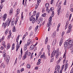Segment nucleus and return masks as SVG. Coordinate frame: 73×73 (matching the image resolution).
I'll return each instance as SVG.
<instances>
[{"instance_id": "nucleus-1", "label": "nucleus", "mask_w": 73, "mask_h": 73, "mask_svg": "<svg viewBox=\"0 0 73 73\" xmlns=\"http://www.w3.org/2000/svg\"><path fill=\"white\" fill-rule=\"evenodd\" d=\"M54 51H53L52 53L51 54V57H53L54 56H56V58H57V57H58V55L59 54V50H55L54 52Z\"/></svg>"}, {"instance_id": "nucleus-2", "label": "nucleus", "mask_w": 73, "mask_h": 73, "mask_svg": "<svg viewBox=\"0 0 73 73\" xmlns=\"http://www.w3.org/2000/svg\"><path fill=\"white\" fill-rule=\"evenodd\" d=\"M11 19H10L8 18V20L6 21L5 23L4 22L3 23V26L5 28V27H7V25L8 26L11 23Z\"/></svg>"}, {"instance_id": "nucleus-3", "label": "nucleus", "mask_w": 73, "mask_h": 73, "mask_svg": "<svg viewBox=\"0 0 73 73\" xmlns=\"http://www.w3.org/2000/svg\"><path fill=\"white\" fill-rule=\"evenodd\" d=\"M31 53L30 52H28V50H27L25 52L24 56L23 57L24 59H25V58L27 57V55H28V56H29L31 55Z\"/></svg>"}, {"instance_id": "nucleus-4", "label": "nucleus", "mask_w": 73, "mask_h": 73, "mask_svg": "<svg viewBox=\"0 0 73 73\" xmlns=\"http://www.w3.org/2000/svg\"><path fill=\"white\" fill-rule=\"evenodd\" d=\"M30 21H32L33 24H34L35 22V18L33 17V15H32L30 19Z\"/></svg>"}, {"instance_id": "nucleus-5", "label": "nucleus", "mask_w": 73, "mask_h": 73, "mask_svg": "<svg viewBox=\"0 0 73 73\" xmlns=\"http://www.w3.org/2000/svg\"><path fill=\"white\" fill-rule=\"evenodd\" d=\"M68 41L66 40V42L64 43V46L65 49H67L68 48V45H69L68 43Z\"/></svg>"}, {"instance_id": "nucleus-6", "label": "nucleus", "mask_w": 73, "mask_h": 73, "mask_svg": "<svg viewBox=\"0 0 73 73\" xmlns=\"http://www.w3.org/2000/svg\"><path fill=\"white\" fill-rule=\"evenodd\" d=\"M61 9V6H58V15H60V10Z\"/></svg>"}, {"instance_id": "nucleus-7", "label": "nucleus", "mask_w": 73, "mask_h": 73, "mask_svg": "<svg viewBox=\"0 0 73 73\" xmlns=\"http://www.w3.org/2000/svg\"><path fill=\"white\" fill-rule=\"evenodd\" d=\"M21 42H22V41L21 40L19 44V45H18V46L17 47L16 51H17L18 49H19V48H20V44H21Z\"/></svg>"}, {"instance_id": "nucleus-8", "label": "nucleus", "mask_w": 73, "mask_h": 73, "mask_svg": "<svg viewBox=\"0 0 73 73\" xmlns=\"http://www.w3.org/2000/svg\"><path fill=\"white\" fill-rule=\"evenodd\" d=\"M66 41H68V44H69V45H71V44L73 43V40H70L69 39H68Z\"/></svg>"}, {"instance_id": "nucleus-9", "label": "nucleus", "mask_w": 73, "mask_h": 73, "mask_svg": "<svg viewBox=\"0 0 73 73\" xmlns=\"http://www.w3.org/2000/svg\"><path fill=\"white\" fill-rule=\"evenodd\" d=\"M56 39H54L53 40V42H52V44L53 46H54L55 45V44H56Z\"/></svg>"}, {"instance_id": "nucleus-10", "label": "nucleus", "mask_w": 73, "mask_h": 73, "mask_svg": "<svg viewBox=\"0 0 73 73\" xmlns=\"http://www.w3.org/2000/svg\"><path fill=\"white\" fill-rule=\"evenodd\" d=\"M35 46L33 44H32L30 47V50H33V49L35 48Z\"/></svg>"}, {"instance_id": "nucleus-11", "label": "nucleus", "mask_w": 73, "mask_h": 73, "mask_svg": "<svg viewBox=\"0 0 73 73\" xmlns=\"http://www.w3.org/2000/svg\"><path fill=\"white\" fill-rule=\"evenodd\" d=\"M52 23L51 22L48 21V22L47 24V27H50V25H52Z\"/></svg>"}, {"instance_id": "nucleus-12", "label": "nucleus", "mask_w": 73, "mask_h": 73, "mask_svg": "<svg viewBox=\"0 0 73 73\" xmlns=\"http://www.w3.org/2000/svg\"><path fill=\"white\" fill-rule=\"evenodd\" d=\"M7 50H8V49H9L10 48V47H11V45H10V43H9L7 44Z\"/></svg>"}, {"instance_id": "nucleus-13", "label": "nucleus", "mask_w": 73, "mask_h": 73, "mask_svg": "<svg viewBox=\"0 0 73 73\" xmlns=\"http://www.w3.org/2000/svg\"><path fill=\"white\" fill-rule=\"evenodd\" d=\"M60 70V66H58L57 67V72L59 73V70Z\"/></svg>"}, {"instance_id": "nucleus-14", "label": "nucleus", "mask_w": 73, "mask_h": 73, "mask_svg": "<svg viewBox=\"0 0 73 73\" xmlns=\"http://www.w3.org/2000/svg\"><path fill=\"white\" fill-rule=\"evenodd\" d=\"M5 67V65L4 64V63H2L0 66V68H4Z\"/></svg>"}, {"instance_id": "nucleus-15", "label": "nucleus", "mask_w": 73, "mask_h": 73, "mask_svg": "<svg viewBox=\"0 0 73 73\" xmlns=\"http://www.w3.org/2000/svg\"><path fill=\"white\" fill-rule=\"evenodd\" d=\"M42 20L41 19H39L38 21V24H39L40 23H42Z\"/></svg>"}, {"instance_id": "nucleus-16", "label": "nucleus", "mask_w": 73, "mask_h": 73, "mask_svg": "<svg viewBox=\"0 0 73 73\" xmlns=\"http://www.w3.org/2000/svg\"><path fill=\"white\" fill-rule=\"evenodd\" d=\"M65 67V65H63L62 66V68L60 70V72H62V70L64 69V67Z\"/></svg>"}, {"instance_id": "nucleus-17", "label": "nucleus", "mask_w": 73, "mask_h": 73, "mask_svg": "<svg viewBox=\"0 0 73 73\" xmlns=\"http://www.w3.org/2000/svg\"><path fill=\"white\" fill-rule=\"evenodd\" d=\"M63 42V39H61L59 43V45L61 46Z\"/></svg>"}, {"instance_id": "nucleus-18", "label": "nucleus", "mask_w": 73, "mask_h": 73, "mask_svg": "<svg viewBox=\"0 0 73 73\" xmlns=\"http://www.w3.org/2000/svg\"><path fill=\"white\" fill-rule=\"evenodd\" d=\"M7 16V14L3 16V21H5V20L6 19V17Z\"/></svg>"}, {"instance_id": "nucleus-19", "label": "nucleus", "mask_w": 73, "mask_h": 73, "mask_svg": "<svg viewBox=\"0 0 73 73\" xmlns=\"http://www.w3.org/2000/svg\"><path fill=\"white\" fill-rule=\"evenodd\" d=\"M26 66L27 68L29 69V68H30V67H31V65L29 64H27V65Z\"/></svg>"}, {"instance_id": "nucleus-20", "label": "nucleus", "mask_w": 73, "mask_h": 73, "mask_svg": "<svg viewBox=\"0 0 73 73\" xmlns=\"http://www.w3.org/2000/svg\"><path fill=\"white\" fill-rule=\"evenodd\" d=\"M43 58L45 60L47 58V57H46V56L45 55V54H43Z\"/></svg>"}, {"instance_id": "nucleus-21", "label": "nucleus", "mask_w": 73, "mask_h": 73, "mask_svg": "<svg viewBox=\"0 0 73 73\" xmlns=\"http://www.w3.org/2000/svg\"><path fill=\"white\" fill-rule=\"evenodd\" d=\"M69 27L68 29H70L71 30H72V25H68Z\"/></svg>"}, {"instance_id": "nucleus-22", "label": "nucleus", "mask_w": 73, "mask_h": 73, "mask_svg": "<svg viewBox=\"0 0 73 73\" xmlns=\"http://www.w3.org/2000/svg\"><path fill=\"white\" fill-rule=\"evenodd\" d=\"M15 49V43H13L12 45V49L13 50Z\"/></svg>"}, {"instance_id": "nucleus-23", "label": "nucleus", "mask_w": 73, "mask_h": 73, "mask_svg": "<svg viewBox=\"0 0 73 73\" xmlns=\"http://www.w3.org/2000/svg\"><path fill=\"white\" fill-rule=\"evenodd\" d=\"M13 13V11L12 10L10 11L9 12V15H12Z\"/></svg>"}, {"instance_id": "nucleus-24", "label": "nucleus", "mask_w": 73, "mask_h": 73, "mask_svg": "<svg viewBox=\"0 0 73 73\" xmlns=\"http://www.w3.org/2000/svg\"><path fill=\"white\" fill-rule=\"evenodd\" d=\"M13 32H15V31H16V27H15V26H14L13 27Z\"/></svg>"}, {"instance_id": "nucleus-25", "label": "nucleus", "mask_w": 73, "mask_h": 73, "mask_svg": "<svg viewBox=\"0 0 73 73\" xmlns=\"http://www.w3.org/2000/svg\"><path fill=\"white\" fill-rule=\"evenodd\" d=\"M38 16L37 15H36V18L35 19L36 21V22L38 21Z\"/></svg>"}, {"instance_id": "nucleus-26", "label": "nucleus", "mask_w": 73, "mask_h": 73, "mask_svg": "<svg viewBox=\"0 0 73 73\" xmlns=\"http://www.w3.org/2000/svg\"><path fill=\"white\" fill-rule=\"evenodd\" d=\"M52 18L51 17H50V18L48 19V21H50L51 22V21H52Z\"/></svg>"}, {"instance_id": "nucleus-27", "label": "nucleus", "mask_w": 73, "mask_h": 73, "mask_svg": "<svg viewBox=\"0 0 73 73\" xmlns=\"http://www.w3.org/2000/svg\"><path fill=\"white\" fill-rule=\"evenodd\" d=\"M9 32V30L8 29L6 30L5 31V34L6 35H7L8 33Z\"/></svg>"}, {"instance_id": "nucleus-28", "label": "nucleus", "mask_w": 73, "mask_h": 73, "mask_svg": "<svg viewBox=\"0 0 73 73\" xmlns=\"http://www.w3.org/2000/svg\"><path fill=\"white\" fill-rule=\"evenodd\" d=\"M49 7V4L48 3H46L45 4V7L46 8H48Z\"/></svg>"}, {"instance_id": "nucleus-29", "label": "nucleus", "mask_w": 73, "mask_h": 73, "mask_svg": "<svg viewBox=\"0 0 73 73\" xmlns=\"http://www.w3.org/2000/svg\"><path fill=\"white\" fill-rule=\"evenodd\" d=\"M54 8L53 7H51L50 9L49 10H50V11H54Z\"/></svg>"}, {"instance_id": "nucleus-30", "label": "nucleus", "mask_w": 73, "mask_h": 73, "mask_svg": "<svg viewBox=\"0 0 73 73\" xmlns=\"http://www.w3.org/2000/svg\"><path fill=\"white\" fill-rule=\"evenodd\" d=\"M17 15H18L19 13H20V9H18L17 10Z\"/></svg>"}, {"instance_id": "nucleus-31", "label": "nucleus", "mask_w": 73, "mask_h": 73, "mask_svg": "<svg viewBox=\"0 0 73 73\" xmlns=\"http://www.w3.org/2000/svg\"><path fill=\"white\" fill-rule=\"evenodd\" d=\"M72 31V30H70L69 29H68V30L67 32V33H69L71 31Z\"/></svg>"}, {"instance_id": "nucleus-32", "label": "nucleus", "mask_w": 73, "mask_h": 73, "mask_svg": "<svg viewBox=\"0 0 73 73\" xmlns=\"http://www.w3.org/2000/svg\"><path fill=\"white\" fill-rule=\"evenodd\" d=\"M38 5L37 4H36L35 5V9H37V8L38 7Z\"/></svg>"}, {"instance_id": "nucleus-33", "label": "nucleus", "mask_w": 73, "mask_h": 73, "mask_svg": "<svg viewBox=\"0 0 73 73\" xmlns=\"http://www.w3.org/2000/svg\"><path fill=\"white\" fill-rule=\"evenodd\" d=\"M46 11L47 12H48V13H49V12H50V10H49V9L47 8L46 9Z\"/></svg>"}, {"instance_id": "nucleus-34", "label": "nucleus", "mask_w": 73, "mask_h": 73, "mask_svg": "<svg viewBox=\"0 0 73 73\" xmlns=\"http://www.w3.org/2000/svg\"><path fill=\"white\" fill-rule=\"evenodd\" d=\"M7 59H8V60H10V58L9 57V55H7Z\"/></svg>"}, {"instance_id": "nucleus-35", "label": "nucleus", "mask_w": 73, "mask_h": 73, "mask_svg": "<svg viewBox=\"0 0 73 73\" xmlns=\"http://www.w3.org/2000/svg\"><path fill=\"white\" fill-rule=\"evenodd\" d=\"M11 25H14V24H15V22L13 21H11Z\"/></svg>"}, {"instance_id": "nucleus-36", "label": "nucleus", "mask_w": 73, "mask_h": 73, "mask_svg": "<svg viewBox=\"0 0 73 73\" xmlns=\"http://www.w3.org/2000/svg\"><path fill=\"white\" fill-rule=\"evenodd\" d=\"M22 55H23V54L21 55H21H19V59H21V57H22V56H21Z\"/></svg>"}, {"instance_id": "nucleus-37", "label": "nucleus", "mask_w": 73, "mask_h": 73, "mask_svg": "<svg viewBox=\"0 0 73 73\" xmlns=\"http://www.w3.org/2000/svg\"><path fill=\"white\" fill-rule=\"evenodd\" d=\"M24 49L25 50H27V46L26 45H25L24 47Z\"/></svg>"}, {"instance_id": "nucleus-38", "label": "nucleus", "mask_w": 73, "mask_h": 73, "mask_svg": "<svg viewBox=\"0 0 73 73\" xmlns=\"http://www.w3.org/2000/svg\"><path fill=\"white\" fill-rule=\"evenodd\" d=\"M70 10L72 12H73V8H70Z\"/></svg>"}, {"instance_id": "nucleus-39", "label": "nucleus", "mask_w": 73, "mask_h": 73, "mask_svg": "<svg viewBox=\"0 0 73 73\" xmlns=\"http://www.w3.org/2000/svg\"><path fill=\"white\" fill-rule=\"evenodd\" d=\"M41 0H37V3L38 4H39V3L41 2Z\"/></svg>"}, {"instance_id": "nucleus-40", "label": "nucleus", "mask_w": 73, "mask_h": 73, "mask_svg": "<svg viewBox=\"0 0 73 73\" xmlns=\"http://www.w3.org/2000/svg\"><path fill=\"white\" fill-rule=\"evenodd\" d=\"M68 68V66L67 65H66L65 66V68L64 69L65 70H66V69H67V68Z\"/></svg>"}, {"instance_id": "nucleus-41", "label": "nucleus", "mask_w": 73, "mask_h": 73, "mask_svg": "<svg viewBox=\"0 0 73 73\" xmlns=\"http://www.w3.org/2000/svg\"><path fill=\"white\" fill-rule=\"evenodd\" d=\"M42 23L41 24L42 25H44L45 24V21H42V23Z\"/></svg>"}, {"instance_id": "nucleus-42", "label": "nucleus", "mask_w": 73, "mask_h": 73, "mask_svg": "<svg viewBox=\"0 0 73 73\" xmlns=\"http://www.w3.org/2000/svg\"><path fill=\"white\" fill-rule=\"evenodd\" d=\"M9 59H7V64H8V63H9Z\"/></svg>"}, {"instance_id": "nucleus-43", "label": "nucleus", "mask_w": 73, "mask_h": 73, "mask_svg": "<svg viewBox=\"0 0 73 73\" xmlns=\"http://www.w3.org/2000/svg\"><path fill=\"white\" fill-rule=\"evenodd\" d=\"M53 60H54V59H53V58H51L50 61V62H53Z\"/></svg>"}, {"instance_id": "nucleus-44", "label": "nucleus", "mask_w": 73, "mask_h": 73, "mask_svg": "<svg viewBox=\"0 0 73 73\" xmlns=\"http://www.w3.org/2000/svg\"><path fill=\"white\" fill-rule=\"evenodd\" d=\"M5 44V42L4 41H3L2 43V45H4Z\"/></svg>"}, {"instance_id": "nucleus-45", "label": "nucleus", "mask_w": 73, "mask_h": 73, "mask_svg": "<svg viewBox=\"0 0 73 73\" xmlns=\"http://www.w3.org/2000/svg\"><path fill=\"white\" fill-rule=\"evenodd\" d=\"M29 41H28L26 45V46H29Z\"/></svg>"}, {"instance_id": "nucleus-46", "label": "nucleus", "mask_w": 73, "mask_h": 73, "mask_svg": "<svg viewBox=\"0 0 73 73\" xmlns=\"http://www.w3.org/2000/svg\"><path fill=\"white\" fill-rule=\"evenodd\" d=\"M33 13H34V16H35V15H36V11H35Z\"/></svg>"}, {"instance_id": "nucleus-47", "label": "nucleus", "mask_w": 73, "mask_h": 73, "mask_svg": "<svg viewBox=\"0 0 73 73\" xmlns=\"http://www.w3.org/2000/svg\"><path fill=\"white\" fill-rule=\"evenodd\" d=\"M9 33L10 34V35L11 36V35H12V33H11V30L9 31Z\"/></svg>"}, {"instance_id": "nucleus-48", "label": "nucleus", "mask_w": 73, "mask_h": 73, "mask_svg": "<svg viewBox=\"0 0 73 73\" xmlns=\"http://www.w3.org/2000/svg\"><path fill=\"white\" fill-rule=\"evenodd\" d=\"M21 55L23 54V50L22 49V48H21Z\"/></svg>"}, {"instance_id": "nucleus-49", "label": "nucleus", "mask_w": 73, "mask_h": 73, "mask_svg": "<svg viewBox=\"0 0 73 73\" xmlns=\"http://www.w3.org/2000/svg\"><path fill=\"white\" fill-rule=\"evenodd\" d=\"M65 54H66V53H64V54L63 56V58H66V55H65Z\"/></svg>"}, {"instance_id": "nucleus-50", "label": "nucleus", "mask_w": 73, "mask_h": 73, "mask_svg": "<svg viewBox=\"0 0 73 73\" xmlns=\"http://www.w3.org/2000/svg\"><path fill=\"white\" fill-rule=\"evenodd\" d=\"M71 46H72V45H70V44L69 45H68V48H70V49Z\"/></svg>"}, {"instance_id": "nucleus-51", "label": "nucleus", "mask_w": 73, "mask_h": 73, "mask_svg": "<svg viewBox=\"0 0 73 73\" xmlns=\"http://www.w3.org/2000/svg\"><path fill=\"white\" fill-rule=\"evenodd\" d=\"M73 49V45H71V47L70 48V50H72V49Z\"/></svg>"}, {"instance_id": "nucleus-52", "label": "nucleus", "mask_w": 73, "mask_h": 73, "mask_svg": "<svg viewBox=\"0 0 73 73\" xmlns=\"http://www.w3.org/2000/svg\"><path fill=\"white\" fill-rule=\"evenodd\" d=\"M37 47L36 46L35 47V49L34 50V51H36V50H37Z\"/></svg>"}, {"instance_id": "nucleus-53", "label": "nucleus", "mask_w": 73, "mask_h": 73, "mask_svg": "<svg viewBox=\"0 0 73 73\" xmlns=\"http://www.w3.org/2000/svg\"><path fill=\"white\" fill-rule=\"evenodd\" d=\"M47 49L48 50H49V49H50V46L49 45L47 46Z\"/></svg>"}, {"instance_id": "nucleus-54", "label": "nucleus", "mask_w": 73, "mask_h": 73, "mask_svg": "<svg viewBox=\"0 0 73 73\" xmlns=\"http://www.w3.org/2000/svg\"><path fill=\"white\" fill-rule=\"evenodd\" d=\"M26 36V35H24L23 36V39L24 40V38H25V37Z\"/></svg>"}, {"instance_id": "nucleus-55", "label": "nucleus", "mask_w": 73, "mask_h": 73, "mask_svg": "<svg viewBox=\"0 0 73 73\" xmlns=\"http://www.w3.org/2000/svg\"><path fill=\"white\" fill-rule=\"evenodd\" d=\"M1 50H3L4 49V47L3 46H1Z\"/></svg>"}, {"instance_id": "nucleus-56", "label": "nucleus", "mask_w": 73, "mask_h": 73, "mask_svg": "<svg viewBox=\"0 0 73 73\" xmlns=\"http://www.w3.org/2000/svg\"><path fill=\"white\" fill-rule=\"evenodd\" d=\"M24 70V68H22L21 70V72H22Z\"/></svg>"}, {"instance_id": "nucleus-57", "label": "nucleus", "mask_w": 73, "mask_h": 73, "mask_svg": "<svg viewBox=\"0 0 73 73\" xmlns=\"http://www.w3.org/2000/svg\"><path fill=\"white\" fill-rule=\"evenodd\" d=\"M48 41H47V40H45V44H47V43H48Z\"/></svg>"}, {"instance_id": "nucleus-58", "label": "nucleus", "mask_w": 73, "mask_h": 73, "mask_svg": "<svg viewBox=\"0 0 73 73\" xmlns=\"http://www.w3.org/2000/svg\"><path fill=\"white\" fill-rule=\"evenodd\" d=\"M44 56V54L40 56V58H42V57H43Z\"/></svg>"}, {"instance_id": "nucleus-59", "label": "nucleus", "mask_w": 73, "mask_h": 73, "mask_svg": "<svg viewBox=\"0 0 73 73\" xmlns=\"http://www.w3.org/2000/svg\"><path fill=\"white\" fill-rule=\"evenodd\" d=\"M6 55H7V54H6V53H5L4 55H3V57H5L6 56Z\"/></svg>"}, {"instance_id": "nucleus-60", "label": "nucleus", "mask_w": 73, "mask_h": 73, "mask_svg": "<svg viewBox=\"0 0 73 73\" xmlns=\"http://www.w3.org/2000/svg\"><path fill=\"white\" fill-rule=\"evenodd\" d=\"M25 64V63H23L22 64H21L20 65V66H23Z\"/></svg>"}, {"instance_id": "nucleus-61", "label": "nucleus", "mask_w": 73, "mask_h": 73, "mask_svg": "<svg viewBox=\"0 0 73 73\" xmlns=\"http://www.w3.org/2000/svg\"><path fill=\"white\" fill-rule=\"evenodd\" d=\"M60 25H61V24L60 23H59L58 26V28H59L60 27Z\"/></svg>"}, {"instance_id": "nucleus-62", "label": "nucleus", "mask_w": 73, "mask_h": 73, "mask_svg": "<svg viewBox=\"0 0 73 73\" xmlns=\"http://www.w3.org/2000/svg\"><path fill=\"white\" fill-rule=\"evenodd\" d=\"M31 29H32V27H31L29 28V31H31Z\"/></svg>"}, {"instance_id": "nucleus-63", "label": "nucleus", "mask_w": 73, "mask_h": 73, "mask_svg": "<svg viewBox=\"0 0 73 73\" xmlns=\"http://www.w3.org/2000/svg\"><path fill=\"white\" fill-rule=\"evenodd\" d=\"M73 6V4H72L70 5V8H72V7Z\"/></svg>"}, {"instance_id": "nucleus-64", "label": "nucleus", "mask_w": 73, "mask_h": 73, "mask_svg": "<svg viewBox=\"0 0 73 73\" xmlns=\"http://www.w3.org/2000/svg\"><path fill=\"white\" fill-rule=\"evenodd\" d=\"M3 5H1L0 6V8L1 9H2V8H3Z\"/></svg>"}]
</instances>
